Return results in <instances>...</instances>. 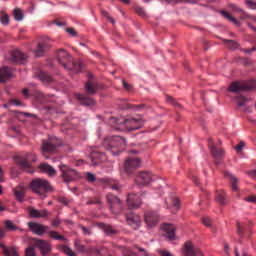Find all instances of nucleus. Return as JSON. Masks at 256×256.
<instances>
[{
    "label": "nucleus",
    "instance_id": "774afa93",
    "mask_svg": "<svg viewBox=\"0 0 256 256\" xmlns=\"http://www.w3.org/2000/svg\"><path fill=\"white\" fill-rule=\"evenodd\" d=\"M248 175H249V177H251L252 179H256V169H255V170H250V171H248Z\"/></svg>",
    "mask_w": 256,
    "mask_h": 256
},
{
    "label": "nucleus",
    "instance_id": "bb28decb",
    "mask_svg": "<svg viewBox=\"0 0 256 256\" xmlns=\"http://www.w3.org/2000/svg\"><path fill=\"white\" fill-rule=\"evenodd\" d=\"M39 169L42 171V173L49 175V177H55V175H57V170H55V168L49 164H40Z\"/></svg>",
    "mask_w": 256,
    "mask_h": 256
},
{
    "label": "nucleus",
    "instance_id": "de8ad7c7",
    "mask_svg": "<svg viewBox=\"0 0 256 256\" xmlns=\"http://www.w3.org/2000/svg\"><path fill=\"white\" fill-rule=\"evenodd\" d=\"M135 12L137 13V15H140V17H147V14L145 13V9L141 6H136Z\"/></svg>",
    "mask_w": 256,
    "mask_h": 256
},
{
    "label": "nucleus",
    "instance_id": "13d9d810",
    "mask_svg": "<svg viewBox=\"0 0 256 256\" xmlns=\"http://www.w3.org/2000/svg\"><path fill=\"white\" fill-rule=\"evenodd\" d=\"M242 53H245L246 55H251V53H254L256 51V47L253 46L252 48H243L241 49Z\"/></svg>",
    "mask_w": 256,
    "mask_h": 256
},
{
    "label": "nucleus",
    "instance_id": "9d476101",
    "mask_svg": "<svg viewBox=\"0 0 256 256\" xmlns=\"http://www.w3.org/2000/svg\"><path fill=\"white\" fill-rule=\"evenodd\" d=\"M141 165V159L137 157H128L124 163V171L127 175H131L133 171L139 169Z\"/></svg>",
    "mask_w": 256,
    "mask_h": 256
},
{
    "label": "nucleus",
    "instance_id": "aec40b11",
    "mask_svg": "<svg viewBox=\"0 0 256 256\" xmlns=\"http://www.w3.org/2000/svg\"><path fill=\"white\" fill-rule=\"evenodd\" d=\"M153 181V176L150 172H140L136 177V183L138 185H149Z\"/></svg>",
    "mask_w": 256,
    "mask_h": 256
},
{
    "label": "nucleus",
    "instance_id": "7c9ffc66",
    "mask_svg": "<svg viewBox=\"0 0 256 256\" xmlns=\"http://www.w3.org/2000/svg\"><path fill=\"white\" fill-rule=\"evenodd\" d=\"M0 247L2 249V253L6 256H19L15 247H7L3 243H0Z\"/></svg>",
    "mask_w": 256,
    "mask_h": 256
},
{
    "label": "nucleus",
    "instance_id": "6ab92c4d",
    "mask_svg": "<svg viewBox=\"0 0 256 256\" xmlns=\"http://www.w3.org/2000/svg\"><path fill=\"white\" fill-rule=\"evenodd\" d=\"M106 157L105 155L99 151V149L95 148L92 150L90 153V160H91V165H99V163H103L105 161Z\"/></svg>",
    "mask_w": 256,
    "mask_h": 256
},
{
    "label": "nucleus",
    "instance_id": "e2e57ef3",
    "mask_svg": "<svg viewBox=\"0 0 256 256\" xmlns=\"http://www.w3.org/2000/svg\"><path fill=\"white\" fill-rule=\"evenodd\" d=\"M166 101H167L168 103H171L172 105H176V106H178V107H181V106L179 105V103H177V101H175V99H173V97H171V96H167V97H166Z\"/></svg>",
    "mask_w": 256,
    "mask_h": 256
},
{
    "label": "nucleus",
    "instance_id": "a878e982",
    "mask_svg": "<svg viewBox=\"0 0 256 256\" xmlns=\"http://www.w3.org/2000/svg\"><path fill=\"white\" fill-rule=\"evenodd\" d=\"M47 49H49V45L45 44L44 42H39L37 44L36 49H34L35 57H43V55H45Z\"/></svg>",
    "mask_w": 256,
    "mask_h": 256
},
{
    "label": "nucleus",
    "instance_id": "ddd939ff",
    "mask_svg": "<svg viewBox=\"0 0 256 256\" xmlns=\"http://www.w3.org/2000/svg\"><path fill=\"white\" fill-rule=\"evenodd\" d=\"M28 227L34 235H45L49 231V227L37 222H28Z\"/></svg>",
    "mask_w": 256,
    "mask_h": 256
},
{
    "label": "nucleus",
    "instance_id": "09e8293b",
    "mask_svg": "<svg viewBox=\"0 0 256 256\" xmlns=\"http://www.w3.org/2000/svg\"><path fill=\"white\" fill-rule=\"evenodd\" d=\"M246 7L248 9H252L253 11H256V2L253 0H246L245 1Z\"/></svg>",
    "mask_w": 256,
    "mask_h": 256
},
{
    "label": "nucleus",
    "instance_id": "052dcab7",
    "mask_svg": "<svg viewBox=\"0 0 256 256\" xmlns=\"http://www.w3.org/2000/svg\"><path fill=\"white\" fill-rule=\"evenodd\" d=\"M244 201H247L248 203H255L256 204V196L250 195L244 198Z\"/></svg>",
    "mask_w": 256,
    "mask_h": 256
},
{
    "label": "nucleus",
    "instance_id": "49530a36",
    "mask_svg": "<svg viewBox=\"0 0 256 256\" xmlns=\"http://www.w3.org/2000/svg\"><path fill=\"white\" fill-rule=\"evenodd\" d=\"M228 9H231L233 13H241V11H243V9H241V7L237 6L236 4H229Z\"/></svg>",
    "mask_w": 256,
    "mask_h": 256
},
{
    "label": "nucleus",
    "instance_id": "a18cd8bd",
    "mask_svg": "<svg viewBox=\"0 0 256 256\" xmlns=\"http://www.w3.org/2000/svg\"><path fill=\"white\" fill-rule=\"evenodd\" d=\"M62 250L68 256H77V254H75V252H73V250L69 246H63Z\"/></svg>",
    "mask_w": 256,
    "mask_h": 256
},
{
    "label": "nucleus",
    "instance_id": "4d7b16f0",
    "mask_svg": "<svg viewBox=\"0 0 256 256\" xmlns=\"http://www.w3.org/2000/svg\"><path fill=\"white\" fill-rule=\"evenodd\" d=\"M239 15H240V19H242V20L251 19V17H253V16L249 15V14H248L245 10H243V9H242V11H240Z\"/></svg>",
    "mask_w": 256,
    "mask_h": 256
},
{
    "label": "nucleus",
    "instance_id": "0eeeda50",
    "mask_svg": "<svg viewBox=\"0 0 256 256\" xmlns=\"http://www.w3.org/2000/svg\"><path fill=\"white\" fill-rule=\"evenodd\" d=\"M33 245L36 249H39L42 256H47L52 251L51 242L43 239H33Z\"/></svg>",
    "mask_w": 256,
    "mask_h": 256
},
{
    "label": "nucleus",
    "instance_id": "3c124183",
    "mask_svg": "<svg viewBox=\"0 0 256 256\" xmlns=\"http://www.w3.org/2000/svg\"><path fill=\"white\" fill-rule=\"evenodd\" d=\"M79 228L81 229L83 235H92L93 231L91 230V228H87L84 225H80Z\"/></svg>",
    "mask_w": 256,
    "mask_h": 256
},
{
    "label": "nucleus",
    "instance_id": "8fccbe9b",
    "mask_svg": "<svg viewBox=\"0 0 256 256\" xmlns=\"http://www.w3.org/2000/svg\"><path fill=\"white\" fill-rule=\"evenodd\" d=\"M86 179L89 183H95V181H97V177L91 172L86 173Z\"/></svg>",
    "mask_w": 256,
    "mask_h": 256
},
{
    "label": "nucleus",
    "instance_id": "1a4fd4ad",
    "mask_svg": "<svg viewBox=\"0 0 256 256\" xmlns=\"http://www.w3.org/2000/svg\"><path fill=\"white\" fill-rule=\"evenodd\" d=\"M56 59L59 65H69L71 63L72 65H75V62H73V56H71L65 49L56 50Z\"/></svg>",
    "mask_w": 256,
    "mask_h": 256
},
{
    "label": "nucleus",
    "instance_id": "37998d69",
    "mask_svg": "<svg viewBox=\"0 0 256 256\" xmlns=\"http://www.w3.org/2000/svg\"><path fill=\"white\" fill-rule=\"evenodd\" d=\"M14 19L16 21H23V11H21V9L16 8L14 10Z\"/></svg>",
    "mask_w": 256,
    "mask_h": 256
},
{
    "label": "nucleus",
    "instance_id": "dca6fc26",
    "mask_svg": "<svg viewBox=\"0 0 256 256\" xmlns=\"http://www.w3.org/2000/svg\"><path fill=\"white\" fill-rule=\"evenodd\" d=\"M209 147L212 153V157L215 159V165H219V161H221L225 152L223 151V149L213 144V141L211 140L209 141Z\"/></svg>",
    "mask_w": 256,
    "mask_h": 256
},
{
    "label": "nucleus",
    "instance_id": "c9c22d12",
    "mask_svg": "<svg viewBox=\"0 0 256 256\" xmlns=\"http://www.w3.org/2000/svg\"><path fill=\"white\" fill-rule=\"evenodd\" d=\"M223 41L228 49H231L232 51L239 49V43H237L236 41L227 39H224Z\"/></svg>",
    "mask_w": 256,
    "mask_h": 256
},
{
    "label": "nucleus",
    "instance_id": "b1692460",
    "mask_svg": "<svg viewBox=\"0 0 256 256\" xmlns=\"http://www.w3.org/2000/svg\"><path fill=\"white\" fill-rule=\"evenodd\" d=\"M224 177L229 179L232 191H239V179H237V177H235L229 171H224Z\"/></svg>",
    "mask_w": 256,
    "mask_h": 256
},
{
    "label": "nucleus",
    "instance_id": "e433bc0d",
    "mask_svg": "<svg viewBox=\"0 0 256 256\" xmlns=\"http://www.w3.org/2000/svg\"><path fill=\"white\" fill-rule=\"evenodd\" d=\"M0 21L4 26L9 25V15L5 11H0Z\"/></svg>",
    "mask_w": 256,
    "mask_h": 256
},
{
    "label": "nucleus",
    "instance_id": "f704fd0d",
    "mask_svg": "<svg viewBox=\"0 0 256 256\" xmlns=\"http://www.w3.org/2000/svg\"><path fill=\"white\" fill-rule=\"evenodd\" d=\"M216 201L220 205H227V199L225 198V192L223 191H218L216 193Z\"/></svg>",
    "mask_w": 256,
    "mask_h": 256
},
{
    "label": "nucleus",
    "instance_id": "58836bf2",
    "mask_svg": "<svg viewBox=\"0 0 256 256\" xmlns=\"http://www.w3.org/2000/svg\"><path fill=\"white\" fill-rule=\"evenodd\" d=\"M49 235H50L51 239H55L56 241H65V236L59 234L56 231H50Z\"/></svg>",
    "mask_w": 256,
    "mask_h": 256
},
{
    "label": "nucleus",
    "instance_id": "f03ea898",
    "mask_svg": "<svg viewBox=\"0 0 256 256\" xmlns=\"http://www.w3.org/2000/svg\"><path fill=\"white\" fill-rule=\"evenodd\" d=\"M102 146L111 154L119 155L127 147V140L121 136H110L104 139Z\"/></svg>",
    "mask_w": 256,
    "mask_h": 256
},
{
    "label": "nucleus",
    "instance_id": "412c9836",
    "mask_svg": "<svg viewBox=\"0 0 256 256\" xmlns=\"http://www.w3.org/2000/svg\"><path fill=\"white\" fill-rule=\"evenodd\" d=\"M26 59H29V56L21 50H14L10 54V61L13 63H25Z\"/></svg>",
    "mask_w": 256,
    "mask_h": 256
},
{
    "label": "nucleus",
    "instance_id": "393cba45",
    "mask_svg": "<svg viewBox=\"0 0 256 256\" xmlns=\"http://www.w3.org/2000/svg\"><path fill=\"white\" fill-rule=\"evenodd\" d=\"M29 215L30 217H32V219H41L47 217V215H49V212H47L46 209L37 210L35 208H29Z\"/></svg>",
    "mask_w": 256,
    "mask_h": 256
},
{
    "label": "nucleus",
    "instance_id": "6e6552de",
    "mask_svg": "<svg viewBox=\"0 0 256 256\" xmlns=\"http://www.w3.org/2000/svg\"><path fill=\"white\" fill-rule=\"evenodd\" d=\"M106 199L112 213L117 214L122 211L123 206L121 205V199H119V197L115 196L114 194L108 193Z\"/></svg>",
    "mask_w": 256,
    "mask_h": 256
},
{
    "label": "nucleus",
    "instance_id": "680f3d73",
    "mask_svg": "<svg viewBox=\"0 0 256 256\" xmlns=\"http://www.w3.org/2000/svg\"><path fill=\"white\" fill-rule=\"evenodd\" d=\"M122 85L125 91H131L133 89V86L127 83L125 80L122 81Z\"/></svg>",
    "mask_w": 256,
    "mask_h": 256
},
{
    "label": "nucleus",
    "instance_id": "7ed1b4c3",
    "mask_svg": "<svg viewBox=\"0 0 256 256\" xmlns=\"http://www.w3.org/2000/svg\"><path fill=\"white\" fill-rule=\"evenodd\" d=\"M30 189H32L33 193H36V195L43 197L45 193L53 191V186H51L49 181L43 178H35L30 183Z\"/></svg>",
    "mask_w": 256,
    "mask_h": 256
},
{
    "label": "nucleus",
    "instance_id": "20e7f679",
    "mask_svg": "<svg viewBox=\"0 0 256 256\" xmlns=\"http://www.w3.org/2000/svg\"><path fill=\"white\" fill-rule=\"evenodd\" d=\"M14 161L16 165H19L21 169H26L28 173H33V168H31V161L35 163L37 161V156L35 154H25L24 158L21 156H14Z\"/></svg>",
    "mask_w": 256,
    "mask_h": 256
},
{
    "label": "nucleus",
    "instance_id": "5fc2aeb1",
    "mask_svg": "<svg viewBox=\"0 0 256 256\" xmlns=\"http://www.w3.org/2000/svg\"><path fill=\"white\" fill-rule=\"evenodd\" d=\"M109 185L113 189V191H119V189H121V186L117 181H110Z\"/></svg>",
    "mask_w": 256,
    "mask_h": 256
},
{
    "label": "nucleus",
    "instance_id": "f8f14e48",
    "mask_svg": "<svg viewBox=\"0 0 256 256\" xmlns=\"http://www.w3.org/2000/svg\"><path fill=\"white\" fill-rule=\"evenodd\" d=\"M34 77H37L44 85H51L54 81L49 73L41 70L39 67L34 68Z\"/></svg>",
    "mask_w": 256,
    "mask_h": 256
},
{
    "label": "nucleus",
    "instance_id": "0e129e2a",
    "mask_svg": "<svg viewBox=\"0 0 256 256\" xmlns=\"http://www.w3.org/2000/svg\"><path fill=\"white\" fill-rule=\"evenodd\" d=\"M102 15H104V17H106V19H108L112 25H115V19H113L111 16H109V13L106 11H102Z\"/></svg>",
    "mask_w": 256,
    "mask_h": 256
},
{
    "label": "nucleus",
    "instance_id": "69168bd1",
    "mask_svg": "<svg viewBox=\"0 0 256 256\" xmlns=\"http://www.w3.org/2000/svg\"><path fill=\"white\" fill-rule=\"evenodd\" d=\"M9 105H16L17 107L21 106V101L17 99H11L9 100Z\"/></svg>",
    "mask_w": 256,
    "mask_h": 256
},
{
    "label": "nucleus",
    "instance_id": "c85d7f7f",
    "mask_svg": "<svg viewBox=\"0 0 256 256\" xmlns=\"http://www.w3.org/2000/svg\"><path fill=\"white\" fill-rule=\"evenodd\" d=\"M76 99H78L81 105H86L87 107L95 105V100L89 96H84L81 94H76Z\"/></svg>",
    "mask_w": 256,
    "mask_h": 256
},
{
    "label": "nucleus",
    "instance_id": "603ef678",
    "mask_svg": "<svg viewBox=\"0 0 256 256\" xmlns=\"http://www.w3.org/2000/svg\"><path fill=\"white\" fill-rule=\"evenodd\" d=\"M202 223L205 225V227H213V220H211L209 217H204L202 219Z\"/></svg>",
    "mask_w": 256,
    "mask_h": 256
},
{
    "label": "nucleus",
    "instance_id": "338daca9",
    "mask_svg": "<svg viewBox=\"0 0 256 256\" xmlns=\"http://www.w3.org/2000/svg\"><path fill=\"white\" fill-rule=\"evenodd\" d=\"M244 147H245V142H240L238 145L235 146V150L240 152V151H243Z\"/></svg>",
    "mask_w": 256,
    "mask_h": 256
},
{
    "label": "nucleus",
    "instance_id": "423d86ee",
    "mask_svg": "<svg viewBox=\"0 0 256 256\" xmlns=\"http://www.w3.org/2000/svg\"><path fill=\"white\" fill-rule=\"evenodd\" d=\"M253 89H256L255 82H232L227 91H230V93H241V91H253Z\"/></svg>",
    "mask_w": 256,
    "mask_h": 256
},
{
    "label": "nucleus",
    "instance_id": "a211bd4d",
    "mask_svg": "<svg viewBox=\"0 0 256 256\" xmlns=\"http://www.w3.org/2000/svg\"><path fill=\"white\" fill-rule=\"evenodd\" d=\"M184 255L185 256H203V253L199 248L195 247L193 243L186 242L184 245Z\"/></svg>",
    "mask_w": 256,
    "mask_h": 256
},
{
    "label": "nucleus",
    "instance_id": "bf43d9fd",
    "mask_svg": "<svg viewBox=\"0 0 256 256\" xmlns=\"http://www.w3.org/2000/svg\"><path fill=\"white\" fill-rule=\"evenodd\" d=\"M234 63H238L239 65H248L249 62L246 58H237Z\"/></svg>",
    "mask_w": 256,
    "mask_h": 256
},
{
    "label": "nucleus",
    "instance_id": "f3484780",
    "mask_svg": "<svg viewBox=\"0 0 256 256\" xmlns=\"http://www.w3.org/2000/svg\"><path fill=\"white\" fill-rule=\"evenodd\" d=\"M145 223L148 227H155L159 223V214L155 211H147L144 216Z\"/></svg>",
    "mask_w": 256,
    "mask_h": 256
},
{
    "label": "nucleus",
    "instance_id": "ea45409f",
    "mask_svg": "<svg viewBox=\"0 0 256 256\" xmlns=\"http://www.w3.org/2000/svg\"><path fill=\"white\" fill-rule=\"evenodd\" d=\"M15 197L18 201H23L25 197V191L21 189H15L14 190Z\"/></svg>",
    "mask_w": 256,
    "mask_h": 256
},
{
    "label": "nucleus",
    "instance_id": "864d4df0",
    "mask_svg": "<svg viewBox=\"0 0 256 256\" xmlns=\"http://www.w3.org/2000/svg\"><path fill=\"white\" fill-rule=\"evenodd\" d=\"M25 256H37V253H35V248L33 247L26 248Z\"/></svg>",
    "mask_w": 256,
    "mask_h": 256
},
{
    "label": "nucleus",
    "instance_id": "6e6d98bb",
    "mask_svg": "<svg viewBox=\"0 0 256 256\" xmlns=\"http://www.w3.org/2000/svg\"><path fill=\"white\" fill-rule=\"evenodd\" d=\"M141 105L138 106H133L127 102H125V104L123 106H121V109H141Z\"/></svg>",
    "mask_w": 256,
    "mask_h": 256
},
{
    "label": "nucleus",
    "instance_id": "a19ab883",
    "mask_svg": "<svg viewBox=\"0 0 256 256\" xmlns=\"http://www.w3.org/2000/svg\"><path fill=\"white\" fill-rule=\"evenodd\" d=\"M235 99H236V103H237V105H239V107H243V106H245V103H247V98H245V96L238 95L235 97Z\"/></svg>",
    "mask_w": 256,
    "mask_h": 256
},
{
    "label": "nucleus",
    "instance_id": "c03bdc74",
    "mask_svg": "<svg viewBox=\"0 0 256 256\" xmlns=\"http://www.w3.org/2000/svg\"><path fill=\"white\" fill-rule=\"evenodd\" d=\"M77 251H79L80 253H85V251H87V248H85V246L83 244H81V241L76 240L74 243Z\"/></svg>",
    "mask_w": 256,
    "mask_h": 256
},
{
    "label": "nucleus",
    "instance_id": "4468645a",
    "mask_svg": "<svg viewBox=\"0 0 256 256\" xmlns=\"http://www.w3.org/2000/svg\"><path fill=\"white\" fill-rule=\"evenodd\" d=\"M126 221L132 229H139L141 227V217L133 212L126 214Z\"/></svg>",
    "mask_w": 256,
    "mask_h": 256
},
{
    "label": "nucleus",
    "instance_id": "c756f323",
    "mask_svg": "<svg viewBox=\"0 0 256 256\" xmlns=\"http://www.w3.org/2000/svg\"><path fill=\"white\" fill-rule=\"evenodd\" d=\"M100 228L106 235H109L110 237H113V235H117V233H119V230L108 224H100Z\"/></svg>",
    "mask_w": 256,
    "mask_h": 256
},
{
    "label": "nucleus",
    "instance_id": "2eb2a0df",
    "mask_svg": "<svg viewBox=\"0 0 256 256\" xmlns=\"http://www.w3.org/2000/svg\"><path fill=\"white\" fill-rule=\"evenodd\" d=\"M57 147V144H55V140L48 139L42 141V155L46 157V159H49V156H47V153H53Z\"/></svg>",
    "mask_w": 256,
    "mask_h": 256
},
{
    "label": "nucleus",
    "instance_id": "4c0bfd02",
    "mask_svg": "<svg viewBox=\"0 0 256 256\" xmlns=\"http://www.w3.org/2000/svg\"><path fill=\"white\" fill-rule=\"evenodd\" d=\"M180 207H181V202L179 201V198H173L172 199V213L178 212Z\"/></svg>",
    "mask_w": 256,
    "mask_h": 256
},
{
    "label": "nucleus",
    "instance_id": "473e14b6",
    "mask_svg": "<svg viewBox=\"0 0 256 256\" xmlns=\"http://www.w3.org/2000/svg\"><path fill=\"white\" fill-rule=\"evenodd\" d=\"M247 231H249V226L246 223L237 222V234L239 237H245Z\"/></svg>",
    "mask_w": 256,
    "mask_h": 256
},
{
    "label": "nucleus",
    "instance_id": "5701e85b",
    "mask_svg": "<svg viewBox=\"0 0 256 256\" xmlns=\"http://www.w3.org/2000/svg\"><path fill=\"white\" fill-rule=\"evenodd\" d=\"M13 77V70L9 66L0 68V83H7Z\"/></svg>",
    "mask_w": 256,
    "mask_h": 256
},
{
    "label": "nucleus",
    "instance_id": "9b49d317",
    "mask_svg": "<svg viewBox=\"0 0 256 256\" xmlns=\"http://www.w3.org/2000/svg\"><path fill=\"white\" fill-rule=\"evenodd\" d=\"M60 171L62 173L61 176L66 183H69V181H73V179H77V177H79V174L75 169L69 168V166L65 164L60 165Z\"/></svg>",
    "mask_w": 256,
    "mask_h": 256
},
{
    "label": "nucleus",
    "instance_id": "4be33fe9",
    "mask_svg": "<svg viewBox=\"0 0 256 256\" xmlns=\"http://www.w3.org/2000/svg\"><path fill=\"white\" fill-rule=\"evenodd\" d=\"M127 205L129 209H139L141 207V198L134 193L128 194Z\"/></svg>",
    "mask_w": 256,
    "mask_h": 256
},
{
    "label": "nucleus",
    "instance_id": "39448f33",
    "mask_svg": "<svg viewBox=\"0 0 256 256\" xmlns=\"http://www.w3.org/2000/svg\"><path fill=\"white\" fill-rule=\"evenodd\" d=\"M87 77L88 80L85 83V91L87 95H95L97 91H101V89H103V85L97 83L93 73L88 72Z\"/></svg>",
    "mask_w": 256,
    "mask_h": 256
},
{
    "label": "nucleus",
    "instance_id": "72a5a7b5",
    "mask_svg": "<svg viewBox=\"0 0 256 256\" xmlns=\"http://www.w3.org/2000/svg\"><path fill=\"white\" fill-rule=\"evenodd\" d=\"M50 97L51 96H49V95L47 96V95L43 94V92H41V91H37L35 94L36 101H38V103H41V104L49 103Z\"/></svg>",
    "mask_w": 256,
    "mask_h": 256
},
{
    "label": "nucleus",
    "instance_id": "f257e3e1",
    "mask_svg": "<svg viewBox=\"0 0 256 256\" xmlns=\"http://www.w3.org/2000/svg\"><path fill=\"white\" fill-rule=\"evenodd\" d=\"M110 124L116 131H137L143 127V119L139 116H127L126 118L117 119L112 117Z\"/></svg>",
    "mask_w": 256,
    "mask_h": 256
},
{
    "label": "nucleus",
    "instance_id": "cd10ccee",
    "mask_svg": "<svg viewBox=\"0 0 256 256\" xmlns=\"http://www.w3.org/2000/svg\"><path fill=\"white\" fill-rule=\"evenodd\" d=\"M163 229L165 233L164 235L167 237V239L173 241V239H175V226L173 224H165Z\"/></svg>",
    "mask_w": 256,
    "mask_h": 256
},
{
    "label": "nucleus",
    "instance_id": "79ce46f5",
    "mask_svg": "<svg viewBox=\"0 0 256 256\" xmlns=\"http://www.w3.org/2000/svg\"><path fill=\"white\" fill-rule=\"evenodd\" d=\"M4 225L6 229H8V231H17V226H15V224L11 220H6L4 222Z\"/></svg>",
    "mask_w": 256,
    "mask_h": 256
},
{
    "label": "nucleus",
    "instance_id": "2f4dec72",
    "mask_svg": "<svg viewBox=\"0 0 256 256\" xmlns=\"http://www.w3.org/2000/svg\"><path fill=\"white\" fill-rule=\"evenodd\" d=\"M220 15H222V17H224V19H227L228 21H230V23H233L237 27H239L241 25V22H239V20H237L235 17H233L231 14H229V12H227L225 10H221Z\"/></svg>",
    "mask_w": 256,
    "mask_h": 256
}]
</instances>
